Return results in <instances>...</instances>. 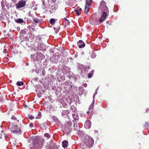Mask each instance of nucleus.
I'll use <instances>...</instances> for the list:
<instances>
[{
    "instance_id": "1",
    "label": "nucleus",
    "mask_w": 149,
    "mask_h": 149,
    "mask_svg": "<svg viewBox=\"0 0 149 149\" xmlns=\"http://www.w3.org/2000/svg\"><path fill=\"white\" fill-rule=\"evenodd\" d=\"M99 8L102 12L101 16L100 18V22H102L106 18L107 13H109L108 9L104 1H102L101 2Z\"/></svg>"
},
{
    "instance_id": "2",
    "label": "nucleus",
    "mask_w": 149,
    "mask_h": 149,
    "mask_svg": "<svg viewBox=\"0 0 149 149\" xmlns=\"http://www.w3.org/2000/svg\"><path fill=\"white\" fill-rule=\"evenodd\" d=\"M94 142L93 139L91 137L88 135L85 136L84 139V142L87 147L89 148L92 147L93 144Z\"/></svg>"
},
{
    "instance_id": "3",
    "label": "nucleus",
    "mask_w": 149,
    "mask_h": 149,
    "mask_svg": "<svg viewBox=\"0 0 149 149\" xmlns=\"http://www.w3.org/2000/svg\"><path fill=\"white\" fill-rule=\"evenodd\" d=\"M26 2L25 1L22 0L20 1L16 5V8L17 9L22 8L24 7L25 5Z\"/></svg>"
},
{
    "instance_id": "4",
    "label": "nucleus",
    "mask_w": 149,
    "mask_h": 149,
    "mask_svg": "<svg viewBox=\"0 0 149 149\" xmlns=\"http://www.w3.org/2000/svg\"><path fill=\"white\" fill-rule=\"evenodd\" d=\"M10 130L13 133H19L20 132V128L17 126H14L11 128Z\"/></svg>"
},
{
    "instance_id": "5",
    "label": "nucleus",
    "mask_w": 149,
    "mask_h": 149,
    "mask_svg": "<svg viewBox=\"0 0 149 149\" xmlns=\"http://www.w3.org/2000/svg\"><path fill=\"white\" fill-rule=\"evenodd\" d=\"M89 22L90 24L93 25H96L99 24L101 22H100V19H99V22L97 19L95 20L94 21L90 19L89 20Z\"/></svg>"
},
{
    "instance_id": "6",
    "label": "nucleus",
    "mask_w": 149,
    "mask_h": 149,
    "mask_svg": "<svg viewBox=\"0 0 149 149\" xmlns=\"http://www.w3.org/2000/svg\"><path fill=\"white\" fill-rule=\"evenodd\" d=\"M50 60L52 63H57L58 62L59 60L57 57L53 56L50 58Z\"/></svg>"
},
{
    "instance_id": "7",
    "label": "nucleus",
    "mask_w": 149,
    "mask_h": 149,
    "mask_svg": "<svg viewBox=\"0 0 149 149\" xmlns=\"http://www.w3.org/2000/svg\"><path fill=\"white\" fill-rule=\"evenodd\" d=\"M91 123L89 120L86 121L84 124V126L86 129H89L91 128Z\"/></svg>"
},
{
    "instance_id": "8",
    "label": "nucleus",
    "mask_w": 149,
    "mask_h": 149,
    "mask_svg": "<svg viewBox=\"0 0 149 149\" xmlns=\"http://www.w3.org/2000/svg\"><path fill=\"white\" fill-rule=\"evenodd\" d=\"M44 58V56L42 54H37L36 56V59L38 61H40Z\"/></svg>"
},
{
    "instance_id": "9",
    "label": "nucleus",
    "mask_w": 149,
    "mask_h": 149,
    "mask_svg": "<svg viewBox=\"0 0 149 149\" xmlns=\"http://www.w3.org/2000/svg\"><path fill=\"white\" fill-rule=\"evenodd\" d=\"M77 45L79 46V47L80 48L84 47L85 45V43L81 40L79 41L77 43Z\"/></svg>"
},
{
    "instance_id": "10",
    "label": "nucleus",
    "mask_w": 149,
    "mask_h": 149,
    "mask_svg": "<svg viewBox=\"0 0 149 149\" xmlns=\"http://www.w3.org/2000/svg\"><path fill=\"white\" fill-rule=\"evenodd\" d=\"M64 130L66 133L67 134L69 133L72 131V129L70 126L65 127Z\"/></svg>"
},
{
    "instance_id": "11",
    "label": "nucleus",
    "mask_w": 149,
    "mask_h": 149,
    "mask_svg": "<svg viewBox=\"0 0 149 149\" xmlns=\"http://www.w3.org/2000/svg\"><path fill=\"white\" fill-rule=\"evenodd\" d=\"M91 6L89 5H86L85 8L84 13H87L88 12Z\"/></svg>"
},
{
    "instance_id": "12",
    "label": "nucleus",
    "mask_w": 149,
    "mask_h": 149,
    "mask_svg": "<svg viewBox=\"0 0 149 149\" xmlns=\"http://www.w3.org/2000/svg\"><path fill=\"white\" fill-rule=\"evenodd\" d=\"M68 144V142L67 140L63 141L62 143V146L63 148H65L67 147Z\"/></svg>"
},
{
    "instance_id": "13",
    "label": "nucleus",
    "mask_w": 149,
    "mask_h": 149,
    "mask_svg": "<svg viewBox=\"0 0 149 149\" xmlns=\"http://www.w3.org/2000/svg\"><path fill=\"white\" fill-rule=\"evenodd\" d=\"M94 72V71L93 70H92L91 71L88 75V78H90L92 77Z\"/></svg>"
},
{
    "instance_id": "14",
    "label": "nucleus",
    "mask_w": 149,
    "mask_h": 149,
    "mask_svg": "<svg viewBox=\"0 0 149 149\" xmlns=\"http://www.w3.org/2000/svg\"><path fill=\"white\" fill-rule=\"evenodd\" d=\"M15 22L19 23H23L24 22V21L23 20V19H22L19 18L18 19H15Z\"/></svg>"
},
{
    "instance_id": "15",
    "label": "nucleus",
    "mask_w": 149,
    "mask_h": 149,
    "mask_svg": "<svg viewBox=\"0 0 149 149\" xmlns=\"http://www.w3.org/2000/svg\"><path fill=\"white\" fill-rule=\"evenodd\" d=\"M16 84L17 86H20L21 85L23 86L24 84L23 82L21 81H18L16 83Z\"/></svg>"
},
{
    "instance_id": "16",
    "label": "nucleus",
    "mask_w": 149,
    "mask_h": 149,
    "mask_svg": "<svg viewBox=\"0 0 149 149\" xmlns=\"http://www.w3.org/2000/svg\"><path fill=\"white\" fill-rule=\"evenodd\" d=\"M92 0H86V5H89L91 6L92 3Z\"/></svg>"
},
{
    "instance_id": "17",
    "label": "nucleus",
    "mask_w": 149,
    "mask_h": 149,
    "mask_svg": "<svg viewBox=\"0 0 149 149\" xmlns=\"http://www.w3.org/2000/svg\"><path fill=\"white\" fill-rule=\"evenodd\" d=\"M74 11L75 12V14L77 16L80 15L81 13V11H79L78 10L76 9L74 10Z\"/></svg>"
},
{
    "instance_id": "18",
    "label": "nucleus",
    "mask_w": 149,
    "mask_h": 149,
    "mask_svg": "<svg viewBox=\"0 0 149 149\" xmlns=\"http://www.w3.org/2000/svg\"><path fill=\"white\" fill-rule=\"evenodd\" d=\"M55 20L53 18H52L50 19L49 23L52 24H55Z\"/></svg>"
},
{
    "instance_id": "19",
    "label": "nucleus",
    "mask_w": 149,
    "mask_h": 149,
    "mask_svg": "<svg viewBox=\"0 0 149 149\" xmlns=\"http://www.w3.org/2000/svg\"><path fill=\"white\" fill-rule=\"evenodd\" d=\"M72 116L74 120H76L78 119V116H77L75 114H73Z\"/></svg>"
},
{
    "instance_id": "20",
    "label": "nucleus",
    "mask_w": 149,
    "mask_h": 149,
    "mask_svg": "<svg viewBox=\"0 0 149 149\" xmlns=\"http://www.w3.org/2000/svg\"><path fill=\"white\" fill-rule=\"evenodd\" d=\"M64 19L65 20V23L67 24L68 25H70V22L68 21V19L65 17L64 18Z\"/></svg>"
},
{
    "instance_id": "21",
    "label": "nucleus",
    "mask_w": 149,
    "mask_h": 149,
    "mask_svg": "<svg viewBox=\"0 0 149 149\" xmlns=\"http://www.w3.org/2000/svg\"><path fill=\"white\" fill-rule=\"evenodd\" d=\"M94 103L92 102L90 106L89 107V109L90 110L91 109H92L94 107Z\"/></svg>"
},
{
    "instance_id": "22",
    "label": "nucleus",
    "mask_w": 149,
    "mask_h": 149,
    "mask_svg": "<svg viewBox=\"0 0 149 149\" xmlns=\"http://www.w3.org/2000/svg\"><path fill=\"white\" fill-rule=\"evenodd\" d=\"M72 122L71 121H68L67 122V126H70H70L72 125Z\"/></svg>"
},
{
    "instance_id": "23",
    "label": "nucleus",
    "mask_w": 149,
    "mask_h": 149,
    "mask_svg": "<svg viewBox=\"0 0 149 149\" xmlns=\"http://www.w3.org/2000/svg\"><path fill=\"white\" fill-rule=\"evenodd\" d=\"M44 136L47 137V138H49L50 137V135L48 133H46L44 134Z\"/></svg>"
},
{
    "instance_id": "24",
    "label": "nucleus",
    "mask_w": 149,
    "mask_h": 149,
    "mask_svg": "<svg viewBox=\"0 0 149 149\" xmlns=\"http://www.w3.org/2000/svg\"><path fill=\"white\" fill-rule=\"evenodd\" d=\"M41 113L40 112H39L38 113V118L40 119V118L41 117Z\"/></svg>"
},
{
    "instance_id": "25",
    "label": "nucleus",
    "mask_w": 149,
    "mask_h": 149,
    "mask_svg": "<svg viewBox=\"0 0 149 149\" xmlns=\"http://www.w3.org/2000/svg\"><path fill=\"white\" fill-rule=\"evenodd\" d=\"M28 118L30 120H32L34 118V117L32 116H30L29 115Z\"/></svg>"
},
{
    "instance_id": "26",
    "label": "nucleus",
    "mask_w": 149,
    "mask_h": 149,
    "mask_svg": "<svg viewBox=\"0 0 149 149\" xmlns=\"http://www.w3.org/2000/svg\"><path fill=\"white\" fill-rule=\"evenodd\" d=\"M11 118L13 120H16L17 119L14 116H12V117Z\"/></svg>"
},
{
    "instance_id": "27",
    "label": "nucleus",
    "mask_w": 149,
    "mask_h": 149,
    "mask_svg": "<svg viewBox=\"0 0 149 149\" xmlns=\"http://www.w3.org/2000/svg\"><path fill=\"white\" fill-rule=\"evenodd\" d=\"M34 21L36 23H38V20L36 19H34Z\"/></svg>"
},
{
    "instance_id": "28",
    "label": "nucleus",
    "mask_w": 149,
    "mask_h": 149,
    "mask_svg": "<svg viewBox=\"0 0 149 149\" xmlns=\"http://www.w3.org/2000/svg\"><path fill=\"white\" fill-rule=\"evenodd\" d=\"M64 113H65L66 114H68L69 113V112L68 110H66L64 111Z\"/></svg>"
},
{
    "instance_id": "29",
    "label": "nucleus",
    "mask_w": 149,
    "mask_h": 149,
    "mask_svg": "<svg viewBox=\"0 0 149 149\" xmlns=\"http://www.w3.org/2000/svg\"><path fill=\"white\" fill-rule=\"evenodd\" d=\"M29 125L30 127H33V124L32 123H31Z\"/></svg>"
},
{
    "instance_id": "30",
    "label": "nucleus",
    "mask_w": 149,
    "mask_h": 149,
    "mask_svg": "<svg viewBox=\"0 0 149 149\" xmlns=\"http://www.w3.org/2000/svg\"><path fill=\"white\" fill-rule=\"evenodd\" d=\"M21 33L22 34H24L25 33L24 31H23L22 30L20 31Z\"/></svg>"
},
{
    "instance_id": "31",
    "label": "nucleus",
    "mask_w": 149,
    "mask_h": 149,
    "mask_svg": "<svg viewBox=\"0 0 149 149\" xmlns=\"http://www.w3.org/2000/svg\"><path fill=\"white\" fill-rule=\"evenodd\" d=\"M77 126V124L76 123H74V127L75 126Z\"/></svg>"
},
{
    "instance_id": "32",
    "label": "nucleus",
    "mask_w": 149,
    "mask_h": 149,
    "mask_svg": "<svg viewBox=\"0 0 149 149\" xmlns=\"http://www.w3.org/2000/svg\"><path fill=\"white\" fill-rule=\"evenodd\" d=\"M49 149H54V148L51 146H50L49 148Z\"/></svg>"
},
{
    "instance_id": "33",
    "label": "nucleus",
    "mask_w": 149,
    "mask_h": 149,
    "mask_svg": "<svg viewBox=\"0 0 149 149\" xmlns=\"http://www.w3.org/2000/svg\"><path fill=\"white\" fill-rule=\"evenodd\" d=\"M90 69V67L89 66H88L86 67V69Z\"/></svg>"
},
{
    "instance_id": "34",
    "label": "nucleus",
    "mask_w": 149,
    "mask_h": 149,
    "mask_svg": "<svg viewBox=\"0 0 149 149\" xmlns=\"http://www.w3.org/2000/svg\"><path fill=\"white\" fill-rule=\"evenodd\" d=\"M65 84L66 85H68V82H65Z\"/></svg>"
},
{
    "instance_id": "35",
    "label": "nucleus",
    "mask_w": 149,
    "mask_h": 149,
    "mask_svg": "<svg viewBox=\"0 0 149 149\" xmlns=\"http://www.w3.org/2000/svg\"><path fill=\"white\" fill-rule=\"evenodd\" d=\"M90 110H89V111H88L87 112V114H89L90 113Z\"/></svg>"
},
{
    "instance_id": "36",
    "label": "nucleus",
    "mask_w": 149,
    "mask_h": 149,
    "mask_svg": "<svg viewBox=\"0 0 149 149\" xmlns=\"http://www.w3.org/2000/svg\"><path fill=\"white\" fill-rule=\"evenodd\" d=\"M7 134H4V135L5 138L7 136Z\"/></svg>"
},
{
    "instance_id": "37",
    "label": "nucleus",
    "mask_w": 149,
    "mask_h": 149,
    "mask_svg": "<svg viewBox=\"0 0 149 149\" xmlns=\"http://www.w3.org/2000/svg\"><path fill=\"white\" fill-rule=\"evenodd\" d=\"M81 10H82L81 9V8H79V9L78 11H80L81 12Z\"/></svg>"
},
{
    "instance_id": "38",
    "label": "nucleus",
    "mask_w": 149,
    "mask_h": 149,
    "mask_svg": "<svg viewBox=\"0 0 149 149\" xmlns=\"http://www.w3.org/2000/svg\"><path fill=\"white\" fill-rule=\"evenodd\" d=\"M29 65V63H26V66H27V65Z\"/></svg>"
},
{
    "instance_id": "39",
    "label": "nucleus",
    "mask_w": 149,
    "mask_h": 149,
    "mask_svg": "<svg viewBox=\"0 0 149 149\" xmlns=\"http://www.w3.org/2000/svg\"><path fill=\"white\" fill-rule=\"evenodd\" d=\"M77 129H76V128H74V130H78V128H77Z\"/></svg>"
},
{
    "instance_id": "40",
    "label": "nucleus",
    "mask_w": 149,
    "mask_h": 149,
    "mask_svg": "<svg viewBox=\"0 0 149 149\" xmlns=\"http://www.w3.org/2000/svg\"><path fill=\"white\" fill-rule=\"evenodd\" d=\"M55 146H56V144H54L53 145V146L54 147V148H55Z\"/></svg>"
},
{
    "instance_id": "41",
    "label": "nucleus",
    "mask_w": 149,
    "mask_h": 149,
    "mask_svg": "<svg viewBox=\"0 0 149 149\" xmlns=\"http://www.w3.org/2000/svg\"><path fill=\"white\" fill-rule=\"evenodd\" d=\"M27 107V106H26L25 107H25Z\"/></svg>"
},
{
    "instance_id": "42",
    "label": "nucleus",
    "mask_w": 149,
    "mask_h": 149,
    "mask_svg": "<svg viewBox=\"0 0 149 149\" xmlns=\"http://www.w3.org/2000/svg\"><path fill=\"white\" fill-rule=\"evenodd\" d=\"M1 136H0V138H1Z\"/></svg>"
}]
</instances>
